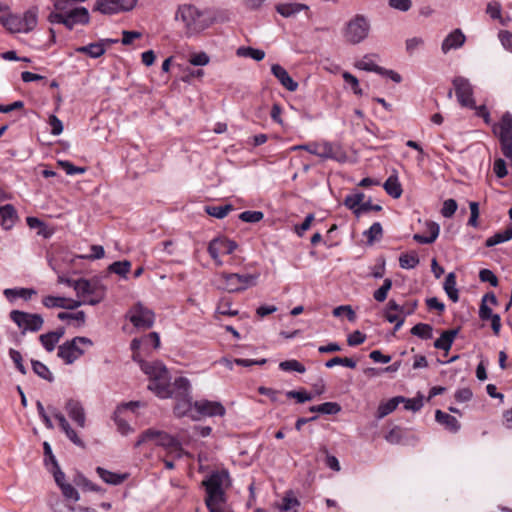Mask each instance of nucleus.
Here are the masks:
<instances>
[{
  "instance_id": "55",
  "label": "nucleus",
  "mask_w": 512,
  "mask_h": 512,
  "mask_svg": "<svg viewBox=\"0 0 512 512\" xmlns=\"http://www.w3.org/2000/svg\"><path fill=\"white\" fill-rule=\"evenodd\" d=\"M457 207V202L454 199L450 198L445 200L441 209L442 216L445 218H451L455 214Z\"/></svg>"
},
{
  "instance_id": "31",
  "label": "nucleus",
  "mask_w": 512,
  "mask_h": 512,
  "mask_svg": "<svg viewBox=\"0 0 512 512\" xmlns=\"http://www.w3.org/2000/svg\"><path fill=\"white\" fill-rule=\"evenodd\" d=\"M3 293L9 300L19 297L28 301L37 294V291L33 288H7Z\"/></svg>"
},
{
  "instance_id": "58",
  "label": "nucleus",
  "mask_w": 512,
  "mask_h": 512,
  "mask_svg": "<svg viewBox=\"0 0 512 512\" xmlns=\"http://www.w3.org/2000/svg\"><path fill=\"white\" fill-rule=\"evenodd\" d=\"M342 77L347 84L351 85V88L356 95L363 94L362 89L359 87V81L354 75L349 72H344Z\"/></svg>"
},
{
  "instance_id": "52",
  "label": "nucleus",
  "mask_w": 512,
  "mask_h": 512,
  "mask_svg": "<svg viewBox=\"0 0 512 512\" xmlns=\"http://www.w3.org/2000/svg\"><path fill=\"white\" fill-rule=\"evenodd\" d=\"M264 217L263 212L261 211H243L239 215V219L246 223H257L260 222Z\"/></svg>"
},
{
  "instance_id": "14",
  "label": "nucleus",
  "mask_w": 512,
  "mask_h": 512,
  "mask_svg": "<svg viewBox=\"0 0 512 512\" xmlns=\"http://www.w3.org/2000/svg\"><path fill=\"white\" fill-rule=\"evenodd\" d=\"M195 415L198 417H214L223 416L226 412L225 407L217 401H209L206 399L194 402Z\"/></svg>"
},
{
  "instance_id": "63",
  "label": "nucleus",
  "mask_w": 512,
  "mask_h": 512,
  "mask_svg": "<svg viewBox=\"0 0 512 512\" xmlns=\"http://www.w3.org/2000/svg\"><path fill=\"white\" fill-rule=\"evenodd\" d=\"M403 403H404V408L406 410L416 412V411H419L423 407V398H422V396H418V397L412 398V399L405 398V401Z\"/></svg>"
},
{
  "instance_id": "60",
  "label": "nucleus",
  "mask_w": 512,
  "mask_h": 512,
  "mask_svg": "<svg viewBox=\"0 0 512 512\" xmlns=\"http://www.w3.org/2000/svg\"><path fill=\"white\" fill-rule=\"evenodd\" d=\"M479 279L482 282H488L491 286H498V278L490 269H481L479 272Z\"/></svg>"
},
{
  "instance_id": "41",
  "label": "nucleus",
  "mask_w": 512,
  "mask_h": 512,
  "mask_svg": "<svg viewBox=\"0 0 512 512\" xmlns=\"http://www.w3.org/2000/svg\"><path fill=\"white\" fill-rule=\"evenodd\" d=\"M32 369L33 372L38 375L40 378L48 381L53 382L54 376L52 372L49 370V368L42 362L38 360H31Z\"/></svg>"
},
{
  "instance_id": "43",
  "label": "nucleus",
  "mask_w": 512,
  "mask_h": 512,
  "mask_svg": "<svg viewBox=\"0 0 512 512\" xmlns=\"http://www.w3.org/2000/svg\"><path fill=\"white\" fill-rule=\"evenodd\" d=\"M419 257L416 252L403 253L399 257V265L402 269H413L419 264Z\"/></svg>"
},
{
  "instance_id": "19",
  "label": "nucleus",
  "mask_w": 512,
  "mask_h": 512,
  "mask_svg": "<svg viewBox=\"0 0 512 512\" xmlns=\"http://www.w3.org/2000/svg\"><path fill=\"white\" fill-rule=\"evenodd\" d=\"M65 410L69 418L80 428L86 425V413L82 403L79 400L70 398L65 403Z\"/></svg>"
},
{
  "instance_id": "21",
  "label": "nucleus",
  "mask_w": 512,
  "mask_h": 512,
  "mask_svg": "<svg viewBox=\"0 0 512 512\" xmlns=\"http://www.w3.org/2000/svg\"><path fill=\"white\" fill-rule=\"evenodd\" d=\"M271 73L277 78L280 84L290 92H294L298 88V83L291 78L287 70L280 64L271 66Z\"/></svg>"
},
{
  "instance_id": "23",
  "label": "nucleus",
  "mask_w": 512,
  "mask_h": 512,
  "mask_svg": "<svg viewBox=\"0 0 512 512\" xmlns=\"http://www.w3.org/2000/svg\"><path fill=\"white\" fill-rule=\"evenodd\" d=\"M1 226L4 230H10L15 225L18 215L11 204L0 206Z\"/></svg>"
},
{
  "instance_id": "45",
  "label": "nucleus",
  "mask_w": 512,
  "mask_h": 512,
  "mask_svg": "<svg viewBox=\"0 0 512 512\" xmlns=\"http://www.w3.org/2000/svg\"><path fill=\"white\" fill-rule=\"evenodd\" d=\"M233 210V206L230 204L222 206H205V212L217 219H223L227 214Z\"/></svg>"
},
{
  "instance_id": "48",
  "label": "nucleus",
  "mask_w": 512,
  "mask_h": 512,
  "mask_svg": "<svg viewBox=\"0 0 512 512\" xmlns=\"http://www.w3.org/2000/svg\"><path fill=\"white\" fill-rule=\"evenodd\" d=\"M279 368L285 372L295 371L298 373H304L306 371L305 366L298 360L291 359L285 360L279 363Z\"/></svg>"
},
{
  "instance_id": "26",
  "label": "nucleus",
  "mask_w": 512,
  "mask_h": 512,
  "mask_svg": "<svg viewBox=\"0 0 512 512\" xmlns=\"http://www.w3.org/2000/svg\"><path fill=\"white\" fill-rule=\"evenodd\" d=\"M191 393V384L186 377H178L171 383L170 398L186 397Z\"/></svg>"
},
{
  "instance_id": "47",
  "label": "nucleus",
  "mask_w": 512,
  "mask_h": 512,
  "mask_svg": "<svg viewBox=\"0 0 512 512\" xmlns=\"http://www.w3.org/2000/svg\"><path fill=\"white\" fill-rule=\"evenodd\" d=\"M121 412V408H117L113 414V420L117 426V430L122 435H128L130 432L133 431V429L126 420L120 417Z\"/></svg>"
},
{
  "instance_id": "9",
  "label": "nucleus",
  "mask_w": 512,
  "mask_h": 512,
  "mask_svg": "<svg viewBox=\"0 0 512 512\" xmlns=\"http://www.w3.org/2000/svg\"><path fill=\"white\" fill-rule=\"evenodd\" d=\"M127 318L138 329H150L155 322V313L141 302H137L129 309Z\"/></svg>"
},
{
  "instance_id": "13",
  "label": "nucleus",
  "mask_w": 512,
  "mask_h": 512,
  "mask_svg": "<svg viewBox=\"0 0 512 512\" xmlns=\"http://www.w3.org/2000/svg\"><path fill=\"white\" fill-rule=\"evenodd\" d=\"M458 102L463 107L474 108L473 89L468 79L458 76L453 79Z\"/></svg>"
},
{
  "instance_id": "29",
  "label": "nucleus",
  "mask_w": 512,
  "mask_h": 512,
  "mask_svg": "<svg viewBox=\"0 0 512 512\" xmlns=\"http://www.w3.org/2000/svg\"><path fill=\"white\" fill-rule=\"evenodd\" d=\"M141 370L149 376V381L156 379L160 374L166 373L167 368L161 362H145L140 363Z\"/></svg>"
},
{
  "instance_id": "20",
  "label": "nucleus",
  "mask_w": 512,
  "mask_h": 512,
  "mask_svg": "<svg viewBox=\"0 0 512 512\" xmlns=\"http://www.w3.org/2000/svg\"><path fill=\"white\" fill-rule=\"evenodd\" d=\"M176 399V404L174 406V414L177 417H190L193 420H198V417L195 415L194 403H192L191 396L186 397H178Z\"/></svg>"
},
{
  "instance_id": "10",
  "label": "nucleus",
  "mask_w": 512,
  "mask_h": 512,
  "mask_svg": "<svg viewBox=\"0 0 512 512\" xmlns=\"http://www.w3.org/2000/svg\"><path fill=\"white\" fill-rule=\"evenodd\" d=\"M238 245L235 241L225 237H216L209 242L207 251L217 265H222L220 254H232Z\"/></svg>"
},
{
  "instance_id": "61",
  "label": "nucleus",
  "mask_w": 512,
  "mask_h": 512,
  "mask_svg": "<svg viewBox=\"0 0 512 512\" xmlns=\"http://www.w3.org/2000/svg\"><path fill=\"white\" fill-rule=\"evenodd\" d=\"M382 210V206L379 204H372L371 200H368L366 202H362L360 207L356 211V217H360L361 215L369 212V211H376L379 212Z\"/></svg>"
},
{
  "instance_id": "40",
  "label": "nucleus",
  "mask_w": 512,
  "mask_h": 512,
  "mask_svg": "<svg viewBox=\"0 0 512 512\" xmlns=\"http://www.w3.org/2000/svg\"><path fill=\"white\" fill-rule=\"evenodd\" d=\"M410 333L420 339L428 340L433 336V327L427 323H418L411 328Z\"/></svg>"
},
{
  "instance_id": "11",
  "label": "nucleus",
  "mask_w": 512,
  "mask_h": 512,
  "mask_svg": "<svg viewBox=\"0 0 512 512\" xmlns=\"http://www.w3.org/2000/svg\"><path fill=\"white\" fill-rule=\"evenodd\" d=\"M293 150H306L310 154L316 155L322 159H333L336 161H343L344 155L340 156L334 151V147L330 142L324 143H309L297 145L292 148Z\"/></svg>"
},
{
  "instance_id": "8",
  "label": "nucleus",
  "mask_w": 512,
  "mask_h": 512,
  "mask_svg": "<svg viewBox=\"0 0 512 512\" xmlns=\"http://www.w3.org/2000/svg\"><path fill=\"white\" fill-rule=\"evenodd\" d=\"M9 317L18 326L23 335L27 332H38L44 325L43 317L37 313L12 310Z\"/></svg>"
},
{
  "instance_id": "6",
  "label": "nucleus",
  "mask_w": 512,
  "mask_h": 512,
  "mask_svg": "<svg viewBox=\"0 0 512 512\" xmlns=\"http://www.w3.org/2000/svg\"><path fill=\"white\" fill-rule=\"evenodd\" d=\"M221 285L219 288L229 292L243 291L256 284L258 275L255 274H238V273H222L220 275Z\"/></svg>"
},
{
  "instance_id": "25",
  "label": "nucleus",
  "mask_w": 512,
  "mask_h": 512,
  "mask_svg": "<svg viewBox=\"0 0 512 512\" xmlns=\"http://www.w3.org/2000/svg\"><path fill=\"white\" fill-rule=\"evenodd\" d=\"M435 420L452 433H457L461 428L459 421L454 416L441 410H436Z\"/></svg>"
},
{
  "instance_id": "49",
  "label": "nucleus",
  "mask_w": 512,
  "mask_h": 512,
  "mask_svg": "<svg viewBox=\"0 0 512 512\" xmlns=\"http://www.w3.org/2000/svg\"><path fill=\"white\" fill-rule=\"evenodd\" d=\"M369 243L379 240L383 235L382 225L379 222L373 223L370 228L363 233Z\"/></svg>"
},
{
  "instance_id": "17",
  "label": "nucleus",
  "mask_w": 512,
  "mask_h": 512,
  "mask_svg": "<svg viewBox=\"0 0 512 512\" xmlns=\"http://www.w3.org/2000/svg\"><path fill=\"white\" fill-rule=\"evenodd\" d=\"M148 389L162 399L170 398L171 394V378L168 370L163 375H159L156 379L149 381Z\"/></svg>"
},
{
  "instance_id": "4",
  "label": "nucleus",
  "mask_w": 512,
  "mask_h": 512,
  "mask_svg": "<svg viewBox=\"0 0 512 512\" xmlns=\"http://www.w3.org/2000/svg\"><path fill=\"white\" fill-rule=\"evenodd\" d=\"M370 29L368 18L362 14H356L346 23L343 36L350 44H359L368 37Z\"/></svg>"
},
{
  "instance_id": "16",
  "label": "nucleus",
  "mask_w": 512,
  "mask_h": 512,
  "mask_svg": "<svg viewBox=\"0 0 512 512\" xmlns=\"http://www.w3.org/2000/svg\"><path fill=\"white\" fill-rule=\"evenodd\" d=\"M48 410L53 417L58 421L61 430L65 433L66 437L76 446L84 448L85 443L78 436L76 431L71 427L65 416L55 407L49 406Z\"/></svg>"
},
{
  "instance_id": "39",
  "label": "nucleus",
  "mask_w": 512,
  "mask_h": 512,
  "mask_svg": "<svg viewBox=\"0 0 512 512\" xmlns=\"http://www.w3.org/2000/svg\"><path fill=\"white\" fill-rule=\"evenodd\" d=\"M37 8H31L27 10L23 16H21L24 33L32 31L37 25Z\"/></svg>"
},
{
  "instance_id": "59",
  "label": "nucleus",
  "mask_w": 512,
  "mask_h": 512,
  "mask_svg": "<svg viewBox=\"0 0 512 512\" xmlns=\"http://www.w3.org/2000/svg\"><path fill=\"white\" fill-rule=\"evenodd\" d=\"M286 396L288 398L296 399V401L298 403H304V402L312 400V395L305 390H300V391L291 390V391L286 392Z\"/></svg>"
},
{
  "instance_id": "7",
  "label": "nucleus",
  "mask_w": 512,
  "mask_h": 512,
  "mask_svg": "<svg viewBox=\"0 0 512 512\" xmlns=\"http://www.w3.org/2000/svg\"><path fill=\"white\" fill-rule=\"evenodd\" d=\"M80 344L92 346L93 342L87 337H74L73 339L64 342L58 347L57 356L61 358L65 364H73L84 354V350L80 348Z\"/></svg>"
},
{
  "instance_id": "15",
  "label": "nucleus",
  "mask_w": 512,
  "mask_h": 512,
  "mask_svg": "<svg viewBox=\"0 0 512 512\" xmlns=\"http://www.w3.org/2000/svg\"><path fill=\"white\" fill-rule=\"evenodd\" d=\"M355 67L360 70H364V71H368V72H375L379 75L387 76L395 83H400L402 80V77L400 76V74H398L397 72H395L393 70H388V69H385V68L377 65L376 63H374L371 60L369 55H365L361 60L357 61L355 63Z\"/></svg>"
},
{
  "instance_id": "54",
  "label": "nucleus",
  "mask_w": 512,
  "mask_h": 512,
  "mask_svg": "<svg viewBox=\"0 0 512 512\" xmlns=\"http://www.w3.org/2000/svg\"><path fill=\"white\" fill-rule=\"evenodd\" d=\"M9 356H10L11 360L13 361V363L15 364V367L17 368V370L21 374L26 375L27 369L23 364V358H22L21 353L16 349L10 348Z\"/></svg>"
},
{
  "instance_id": "57",
  "label": "nucleus",
  "mask_w": 512,
  "mask_h": 512,
  "mask_svg": "<svg viewBox=\"0 0 512 512\" xmlns=\"http://www.w3.org/2000/svg\"><path fill=\"white\" fill-rule=\"evenodd\" d=\"M57 317L60 320H68V319L76 320L79 323V325L84 324L85 319H86V315H85L84 311H78L76 313L60 312V313H58Z\"/></svg>"
},
{
  "instance_id": "22",
  "label": "nucleus",
  "mask_w": 512,
  "mask_h": 512,
  "mask_svg": "<svg viewBox=\"0 0 512 512\" xmlns=\"http://www.w3.org/2000/svg\"><path fill=\"white\" fill-rule=\"evenodd\" d=\"M466 37L460 29H455L448 34L442 42L441 50L444 54L452 49H458L465 43Z\"/></svg>"
},
{
  "instance_id": "35",
  "label": "nucleus",
  "mask_w": 512,
  "mask_h": 512,
  "mask_svg": "<svg viewBox=\"0 0 512 512\" xmlns=\"http://www.w3.org/2000/svg\"><path fill=\"white\" fill-rule=\"evenodd\" d=\"M1 22L12 33H24L21 16L10 14L1 18Z\"/></svg>"
},
{
  "instance_id": "1",
  "label": "nucleus",
  "mask_w": 512,
  "mask_h": 512,
  "mask_svg": "<svg viewBox=\"0 0 512 512\" xmlns=\"http://www.w3.org/2000/svg\"><path fill=\"white\" fill-rule=\"evenodd\" d=\"M205 488V504L209 512H221L226 503V489L231 485L229 472L225 469L213 471L202 482Z\"/></svg>"
},
{
  "instance_id": "18",
  "label": "nucleus",
  "mask_w": 512,
  "mask_h": 512,
  "mask_svg": "<svg viewBox=\"0 0 512 512\" xmlns=\"http://www.w3.org/2000/svg\"><path fill=\"white\" fill-rule=\"evenodd\" d=\"M64 26L72 30L77 24H87L89 23L90 17L89 12L85 7H75L69 9V7L65 10V18H64Z\"/></svg>"
},
{
  "instance_id": "3",
  "label": "nucleus",
  "mask_w": 512,
  "mask_h": 512,
  "mask_svg": "<svg viewBox=\"0 0 512 512\" xmlns=\"http://www.w3.org/2000/svg\"><path fill=\"white\" fill-rule=\"evenodd\" d=\"M148 441H155L156 445L163 447L170 454L180 458L182 456V444L177 437L168 434L165 431L149 428L141 433L135 443V447H139Z\"/></svg>"
},
{
  "instance_id": "51",
  "label": "nucleus",
  "mask_w": 512,
  "mask_h": 512,
  "mask_svg": "<svg viewBox=\"0 0 512 512\" xmlns=\"http://www.w3.org/2000/svg\"><path fill=\"white\" fill-rule=\"evenodd\" d=\"M57 164L67 175L83 174L86 171V168L75 166L68 160H58Z\"/></svg>"
},
{
  "instance_id": "28",
  "label": "nucleus",
  "mask_w": 512,
  "mask_h": 512,
  "mask_svg": "<svg viewBox=\"0 0 512 512\" xmlns=\"http://www.w3.org/2000/svg\"><path fill=\"white\" fill-rule=\"evenodd\" d=\"M427 230L429 232V236H424L422 234H414L413 239L420 244H432L436 241L440 233V226L436 222H427L426 223Z\"/></svg>"
},
{
  "instance_id": "64",
  "label": "nucleus",
  "mask_w": 512,
  "mask_h": 512,
  "mask_svg": "<svg viewBox=\"0 0 512 512\" xmlns=\"http://www.w3.org/2000/svg\"><path fill=\"white\" fill-rule=\"evenodd\" d=\"M499 40L502 46L512 52V32L507 30H501L498 34Z\"/></svg>"
},
{
  "instance_id": "38",
  "label": "nucleus",
  "mask_w": 512,
  "mask_h": 512,
  "mask_svg": "<svg viewBox=\"0 0 512 512\" xmlns=\"http://www.w3.org/2000/svg\"><path fill=\"white\" fill-rule=\"evenodd\" d=\"M512 239V227H507L505 230L495 233L493 236L486 239L485 246L493 247L495 245L507 242Z\"/></svg>"
},
{
  "instance_id": "24",
  "label": "nucleus",
  "mask_w": 512,
  "mask_h": 512,
  "mask_svg": "<svg viewBox=\"0 0 512 512\" xmlns=\"http://www.w3.org/2000/svg\"><path fill=\"white\" fill-rule=\"evenodd\" d=\"M460 331V328L445 330L441 333L440 337L435 340L434 347L439 350H443L445 352H448L452 344L458 335Z\"/></svg>"
},
{
  "instance_id": "33",
  "label": "nucleus",
  "mask_w": 512,
  "mask_h": 512,
  "mask_svg": "<svg viewBox=\"0 0 512 512\" xmlns=\"http://www.w3.org/2000/svg\"><path fill=\"white\" fill-rule=\"evenodd\" d=\"M443 288L451 301L456 303L459 300L458 289L456 288V274L454 272L448 273Z\"/></svg>"
},
{
  "instance_id": "37",
  "label": "nucleus",
  "mask_w": 512,
  "mask_h": 512,
  "mask_svg": "<svg viewBox=\"0 0 512 512\" xmlns=\"http://www.w3.org/2000/svg\"><path fill=\"white\" fill-rule=\"evenodd\" d=\"M309 411L312 413L335 415L341 411V406L336 402H325L309 407Z\"/></svg>"
},
{
  "instance_id": "62",
  "label": "nucleus",
  "mask_w": 512,
  "mask_h": 512,
  "mask_svg": "<svg viewBox=\"0 0 512 512\" xmlns=\"http://www.w3.org/2000/svg\"><path fill=\"white\" fill-rule=\"evenodd\" d=\"M60 489L62 491L63 496L68 500H73L74 502H77L79 500V494L77 490L68 483L62 484L60 486Z\"/></svg>"
},
{
  "instance_id": "46",
  "label": "nucleus",
  "mask_w": 512,
  "mask_h": 512,
  "mask_svg": "<svg viewBox=\"0 0 512 512\" xmlns=\"http://www.w3.org/2000/svg\"><path fill=\"white\" fill-rule=\"evenodd\" d=\"M131 268V263L128 260L116 261L109 265L108 270L121 277L126 278Z\"/></svg>"
},
{
  "instance_id": "30",
  "label": "nucleus",
  "mask_w": 512,
  "mask_h": 512,
  "mask_svg": "<svg viewBox=\"0 0 512 512\" xmlns=\"http://www.w3.org/2000/svg\"><path fill=\"white\" fill-rule=\"evenodd\" d=\"M96 472L104 482L112 485H119L122 482H124L128 477L127 474L114 473L102 467H97Z\"/></svg>"
},
{
  "instance_id": "56",
  "label": "nucleus",
  "mask_w": 512,
  "mask_h": 512,
  "mask_svg": "<svg viewBox=\"0 0 512 512\" xmlns=\"http://www.w3.org/2000/svg\"><path fill=\"white\" fill-rule=\"evenodd\" d=\"M342 314H346L349 321L354 322L356 314L350 305H341L333 309V315L340 317Z\"/></svg>"
},
{
  "instance_id": "53",
  "label": "nucleus",
  "mask_w": 512,
  "mask_h": 512,
  "mask_svg": "<svg viewBox=\"0 0 512 512\" xmlns=\"http://www.w3.org/2000/svg\"><path fill=\"white\" fill-rule=\"evenodd\" d=\"M39 341L47 352L54 351L55 347L59 343V341L54 338L50 332L41 334L39 336Z\"/></svg>"
},
{
  "instance_id": "27",
  "label": "nucleus",
  "mask_w": 512,
  "mask_h": 512,
  "mask_svg": "<svg viewBox=\"0 0 512 512\" xmlns=\"http://www.w3.org/2000/svg\"><path fill=\"white\" fill-rule=\"evenodd\" d=\"M404 401H405V397L396 396V397L389 399L386 402H381L376 411V418L378 420H380V419L386 417L387 415L392 413L401 402H404Z\"/></svg>"
},
{
  "instance_id": "42",
  "label": "nucleus",
  "mask_w": 512,
  "mask_h": 512,
  "mask_svg": "<svg viewBox=\"0 0 512 512\" xmlns=\"http://www.w3.org/2000/svg\"><path fill=\"white\" fill-rule=\"evenodd\" d=\"M236 54L240 57L252 58L255 61H261L265 57V52L263 50L245 46L239 47Z\"/></svg>"
},
{
  "instance_id": "32",
  "label": "nucleus",
  "mask_w": 512,
  "mask_h": 512,
  "mask_svg": "<svg viewBox=\"0 0 512 512\" xmlns=\"http://www.w3.org/2000/svg\"><path fill=\"white\" fill-rule=\"evenodd\" d=\"M383 188L386 193L391 197L398 199L402 195V187L396 175H391L387 178V180L383 184Z\"/></svg>"
},
{
  "instance_id": "36",
  "label": "nucleus",
  "mask_w": 512,
  "mask_h": 512,
  "mask_svg": "<svg viewBox=\"0 0 512 512\" xmlns=\"http://www.w3.org/2000/svg\"><path fill=\"white\" fill-rule=\"evenodd\" d=\"M76 51L82 54H86L91 58H99L105 53L106 47L104 46L103 42H97L78 47Z\"/></svg>"
},
{
  "instance_id": "34",
  "label": "nucleus",
  "mask_w": 512,
  "mask_h": 512,
  "mask_svg": "<svg viewBox=\"0 0 512 512\" xmlns=\"http://www.w3.org/2000/svg\"><path fill=\"white\" fill-rule=\"evenodd\" d=\"M276 10L283 17H291L302 10H308V6L300 3H284L278 4Z\"/></svg>"
},
{
  "instance_id": "12",
  "label": "nucleus",
  "mask_w": 512,
  "mask_h": 512,
  "mask_svg": "<svg viewBox=\"0 0 512 512\" xmlns=\"http://www.w3.org/2000/svg\"><path fill=\"white\" fill-rule=\"evenodd\" d=\"M137 0H96L94 10L102 14L111 15L132 10Z\"/></svg>"
},
{
  "instance_id": "44",
  "label": "nucleus",
  "mask_w": 512,
  "mask_h": 512,
  "mask_svg": "<svg viewBox=\"0 0 512 512\" xmlns=\"http://www.w3.org/2000/svg\"><path fill=\"white\" fill-rule=\"evenodd\" d=\"M365 198L364 193L357 192L355 194L347 195L344 199V205L353 211L354 215L356 216V211L362 204L363 200Z\"/></svg>"
},
{
  "instance_id": "50",
  "label": "nucleus",
  "mask_w": 512,
  "mask_h": 512,
  "mask_svg": "<svg viewBox=\"0 0 512 512\" xmlns=\"http://www.w3.org/2000/svg\"><path fill=\"white\" fill-rule=\"evenodd\" d=\"M64 302H68V298L48 295L42 299V304L46 308H64Z\"/></svg>"
},
{
  "instance_id": "5",
  "label": "nucleus",
  "mask_w": 512,
  "mask_h": 512,
  "mask_svg": "<svg viewBox=\"0 0 512 512\" xmlns=\"http://www.w3.org/2000/svg\"><path fill=\"white\" fill-rule=\"evenodd\" d=\"M105 291V286L98 279L80 278V283L76 287L77 296L84 298V302L92 306L99 304L104 299Z\"/></svg>"
},
{
  "instance_id": "2",
  "label": "nucleus",
  "mask_w": 512,
  "mask_h": 512,
  "mask_svg": "<svg viewBox=\"0 0 512 512\" xmlns=\"http://www.w3.org/2000/svg\"><path fill=\"white\" fill-rule=\"evenodd\" d=\"M175 19L181 20L187 28L188 33L193 34L208 28L216 21V16L212 10H199L192 5H183L178 8Z\"/></svg>"
}]
</instances>
